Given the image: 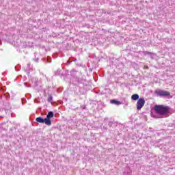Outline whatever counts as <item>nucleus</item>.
Segmentation results:
<instances>
[{
    "label": "nucleus",
    "instance_id": "nucleus-1",
    "mask_svg": "<svg viewBox=\"0 0 175 175\" xmlns=\"http://www.w3.org/2000/svg\"><path fill=\"white\" fill-rule=\"evenodd\" d=\"M154 111L157 114L160 116H169L170 114L171 108L169 106H165L163 105H155Z\"/></svg>",
    "mask_w": 175,
    "mask_h": 175
},
{
    "label": "nucleus",
    "instance_id": "nucleus-2",
    "mask_svg": "<svg viewBox=\"0 0 175 175\" xmlns=\"http://www.w3.org/2000/svg\"><path fill=\"white\" fill-rule=\"evenodd\" d=\"M154 93L157 96H160V98H169L170 96V92L166 90H162L161 89H157L154 91Z\"/></svg>",
    "mask_w": 175,
    "mask_h": 175
},
{
    "label": "nucleus",
    "instance_id": "nucleus-3",
    "mask_svg": "<svg viewBox=\"0 0 175 175\" xmlns=\"http://www.w3.org/2000/svg\"><path fill=\"white\" fill-rule=\"evenodd\" d=\"M144 105H146V100L144 98H140L137 102V110H142Z\"/></svg>",
    "mask_w": 175,
    "mask_h": 175
},
{
    "label": "nucleus",
    "instance_id": "nucleus-4",
    "mask_svg": "<svg viewBox=\"0 0 175 175\" xmlns=\"http://www.w3.org/2000/svg\"><path fill=\"white\" fill-rule=\"evenodd\" d=\"M42 124H45L46 125H48L49 126H50V125H51V120H49L46 117V118L43 119Z\"/></svg>",
    "mask_w": 175,
    "mask_h": 175
},
{
    "label": "nucleus",
    "instance_id": "nucleus-5",
    "mask_svg": "<svg viewBox=\"0 0 175 175\" xmlns=\"http://www.w3.org/2000/svg\"><path fill=\"white\" fill-rule=\"evenodd\" d=\"M111 103H112V105H117V106H120V105H121V102L116 100V99H113L111 100Z\"/></svg>",
    "mask_w": 175,
    "mask_h": 175
},
{
    "label": "nucleus",
    "instance_id": "nucleus-6",
    "mask_svg": "<svg viewBox=\"0 0 175 175\" xmlns=\"http://www.w3.org/2000/svg\"><path fill=\"white\" fill-rule=\"evenodd\" d=\"M53 117H54V112L51 111L46 115V118H49V120H51V118H53Z\"/></svg>",
    "mask_w": 175,
    "mask_h": 175
},
{
    "label": "nucleus",
    "instance_id": "nucleus-7",
    "mask_svg": "<svg viewBox=\"0 0 175 175\" xmlns=\"http://www.w3.org/2000/svg\"><path fill=\"white\" fill-rule=\"evenodd\" d=\"M131 99H132V100H139V94H133L131 96Z\"/></svg>",
    "mask_w": 175,
    "mask_h": 175
},
{
    "label": "nucleus",
    "instance_id": "nucleus-8",
    "mask_svg": "<svg viewBox=\"0 0 175 175\" xmlns=\"http://www.w3.org/2000/svg\"><path fill=\"white\" fill-rule=\"evenodd\" d=\"M43 118L42 117H38L36 118V122H39L40 124H43Z\"/></svg>",
    "mask_w": 175,
    "mask_h": 175
},
{
    "label": "nucleus",
    "instance_id": "nucleus-9",
    "mask_svg": "<svg viewBox=\"0 0 175 175\" xmlns=\"http://www.w3.org/2000/svg\"><path fill=\"white\" fill-rule=\"evenodd\" d=\"M52 100H53V96H51V94H49L48 102H52Z\"/></svg>",
    "mask_w": 175,
    "mask_h": 175
},
{
    "label": "nucleus",
    "instance_id": "nucleus-10",
    "mask_svg": "<svg viewBox=\"0 0 175 175\" xmlns=\"http://www.w3.org/2000/svg\"><path fill=\"white\" fill-rule=\"evenodd\" d=\"M144 55H151V52L145 51L144 52Z\"/></svg>",
    "mask_w": 175,
    "mask_h": 175
},
{
    "label": "nucleus",
    "instance_id": "nucleus-11",
    "mask_svg": "<svg viewBox=\"0 0 175 175\" xmlns=\"http://www.w3.org/2000/svg\"><path fill=\"white\" fill-rule=\"evenodd\" d=\"M80 108L83 109V110H85V109H87V107L85 105H81Z\"/></svg>",
    "mask_w": 175,
    "mask_h": 175
},
{
    "label": "nucleus",
    "instance_id": "nucleus-12",
    "mask_svg": "<svg viewBox=\"0 0 175 175\" xmlns=\"http://www.w3.org/2000/svg\"><path fill=\"white\" fill-rule=\"evenodd\" d=\"M5 96L7 97V98H10V94H9V93H6L5 94Z\"/></svg>",
    "mask_w": 175,
    "mask_h": 175
},
{
    "label": "nucleus",
    "instance_id": "nucleus-13",
    "mask_svg": "<svg viewBox=\"0 0 175 175\" xmlns=\"http://www.w3.org/2000/svg\"><path fill=\"white\" fill-rule=\"evenodd\" d=\"M25 87H31V85L28 84V83H24Z\"/></svg>",
    "mask_w": 175,
    "mask_h": 175
},
{
    "label": "nucleus",
    "instance_id": "nucleus-14",
    "mask_svg": "<svg viewBox=\"0 0 175 175\" xmlns=\"http://www.w3.org/2000/svg\"><path fill=\"white\" fill-rule=\"evenodd\" d=\"M108 125H109V126H113V122H109Z\"/></svg>",
    "mask_w": 175,
    "mask_h": 175
},
{
    "label": "nucleus",
    "instance_id": "nucleus-15",
    "mask_svg": "<svg viewBox=\"0 0 175 175\" xmlns=\"http://www.w3.org/2000/svg\"><path fill=\"white\" fill-rule=\"evenodd\" d=\"M38 61H39V58H37V59H36V62H38Z\"/></svg>",
    "mask_w": 175,
    "mask_h": 175
},
{
    "label": "nucleus",
    "instance_id": "nucleus-16",
    "mask_svg": "<svg viewBox=\"0 0 175 175\" xmlns=\"http://www.w3.org/2000/svg\"><path fill=\"white\" fill-rule=\"evenodd\" d=\"M48 62H51V59H48Z\"/></svg>",
    "mask_w": 175,
    "mask_h": 175
},
{
    "label": "nucleus",
    "instance_id": "nucleus-17",
    "mask_svg": "<svg viewBox=\"0 0 175 175\" xmlns=\"http://www.w3.org/2000/svg\"><path fill=\"white\" fill-rule=\"evenodd\" d=\"M0 44H2V42L0 41Z\"/></svg>",
    "mask_w": 175,
    "mask_h": 175
},
{
    "label": "nucleus",
    "instance_id": "nucleus-18",
    "mask_svg": "<svg viewBox=\"0 0 175 175\" xmlns=\"http://www.w3.org/2000/svg\"><path fill=\"white\" fill-rule=\"evenodd\" d=\"M3 116H0V118H3Z\"/></svg>",
    "mask_w": 175,
    "mask_h": 175
}]
</instances>
